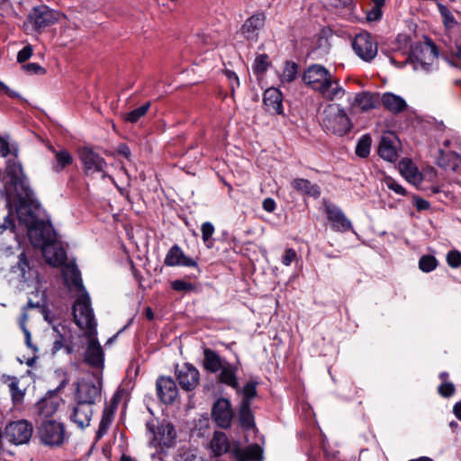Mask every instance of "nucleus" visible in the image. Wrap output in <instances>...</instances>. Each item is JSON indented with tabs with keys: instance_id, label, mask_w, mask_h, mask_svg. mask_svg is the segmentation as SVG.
Here are the masks:
<instances>
[{
	"instance_id": "f257e3e1",
	"label": "nucleus",
	"mask_w": 461,
	"mask_h": 461,
	"mask_svg": "<svg viewBox=\"0 0 461 461\" xmlns=\"http://www.w3.org/2000/svg\"><path fill=\"white\" fill-rule=\"evenodd\" d=\"M302 80L325 100H339L345 95V89L340 86L339 78L323 65H310L303 71Z\"/></svg>"
},
{
	"instance_id": "f03ea898",
	"label": "nucleus",
	"mask_w": 461,
	"mask_h": 461,
	"mask_svg": "<svg viewBox=\"0 0 461 461\" xmlns=\"http://www.w3.org/2000/svg\"><path fill=\"white\" fill-rule=\"evenodd\" d=\"M210 447L215 456L229 454L233 461H256L261 458L262 449L258 444L247 447H240L238 444H231L224 432L215 431Z\"/></svg>"
},
{
	"instance_id": "7ed1b4c3",
	"label": "nucleus",
	"mask_w": 461,
	"mask_h": 461,
	"mask_svg": "<svg viewBox=\"0 0 461 461\" xmlns=\"http://www.w3.org/2000/svg\"><path fill=\"white\" fill-rule=\"evenodd\" d=\"M5 174L7 181L5 185V192L8 198L7 206H10L12 197H16L19 201L30 199L32 191L23 172L22 166L14 159H8Z\"/></svg>"
},
{
	"instance_id": "20e7f679",
	"label": "nucleus",
	"mask_w": 461,
	"mask_h": 461,
	"mask_svg": "<svg viewBox=\"0 0 461 461\" xmlns=\"http://www.w3.org/2000/svg\"><path fill=\"white\" fill-rule=\"evenodd\" d=\"M322 127L339 137L348 133L352 128V122L346 111L337 104H327L321 115Z\"/></svg>"
},
{
	"instance_id": "39448f33",
	"label": "nucleus",
	"mask_w": 461,
	"mask_h": 461,
	"mask_svg": "<svg viewBox=\"0 0 461 461\" xmlns=\"http://www.w3.org/2000/svg\"><path fill=\"white\" fill-rule=\"evenodd\" d=\"M73 316L76 324L81 330L91 335L96 333V321L91 307V301L87 292L80 294L73 306Z\"/></svg>"
},
{
	"instance_id": "423d86ee",
	"label": "nucleus",
	"mask_w": 461,
	"mask_h": 461,
	"mask_svg": "<svg viewBox=\"0 0 461 461\" xmlns=\"http://www.w3.org/2000/svg\"><path fill=\"white\" fill-rule=\"evenodd\" d=\"M20 221L25 222L29 240L34 247L41 249L47 244L56 240L52 226L43 221H38L32 214L28 215L27 220H23L19 214Z\"/></svg>"
},
{
	"instance_id": "0eeeda50",
	"label": "nucleus",
	"mask_w": 461,
	"mask_h": 461,
	"mask_svg": "<svg viewBox=\"0 0 461 461\" xmlns=\"http://www.w3.org/2000/svg\"><path fill=\"white\" fill-rule=\"evenodd\" d=\"M38 433L41 441L50 447L61 446L67 438L64 424L50 419L41 421Z\"/></svg>"
},
{
	"instance_id": "6e6552de",
	"label": "nucleus",
	"mask_w": 461,
	"mask_h": 461,
	"mask_svg": "<svg viewBox=\"0 0 461 461\" xmlns=\"http://www.w3.org/2000/svg\"><path fill=\"white\" fill-rule=\"evenodd\" d=\"M437 46L431 41L416 44L411 50L414 69L429 71L438 58Z\"/></svg>"
},
{
	"instance_id": "1a4fd4ad",
	"label": "nucleus",
	"mask_w": 461,
	"mask_h": 461,
	"mask_svg": "<svg viewBox=\"0 0 461 461\" xmlns=\"http://www.w3.org/2000/svg\"><path fill=\"white\" fill-rule=\"evenodd\" d=\"M60 17V13L45 5L33 7L28 14V23L36 32H41L46 27L56 23Z\"/></svg>"
},
{
	"instance_id": "9d476101",
	"label": "nucleus",
	"mask_w": 461,
	"mask_h": 461,
	"mask_svg": "<svg viewBox=\"0 0 461 461\" xmlns=\"http://www.w3.org/2000/svg\"><path fill=\"white\" fill-rule=\"evenodd\" d=\"M352 48L355 53L364 61H371L377 55V42L367 32L357 34L352 41Z\"/></svg>"
},
{
	"instance_id": "9b49d317",
	"label": "nucleus",
	"mask_w": 461,
	"mask_h": 461,
	"mask_svg": "<svg viewBox=\"0 0 461 461\" xmlns=\"http://www.w3.org/2000/svg\"><path fill=\"white\" fill-rule=\"evenodd\" d=\"M32 432L33 426L26 420L12 421L5 429L6 438L15 445L28 443L32 436Z\"/></svg>"
},
{
	"instance_id": "f8f14e48",
	"label": "nucleus",
	"mask_w": 461,
	"mask_h": 461,
	"mask_svg": "<svg viewBox=\"0 0 461 461\" xmlns=\"http://www.w3.org/2000/svg\"><path fill=\"white\" fill-rule=\"evenodd\" d=\"M101 383L93 380L82 379L77 384L75 393L76 402L94 405L101 401Z\"/></svg>"
},
{
	"instance_id": "ddd939ff",
	"label": "nucleus",
	"mask_w": 461,
	"mask_h": 461,
	"mask_svg": "<svg viewBox=\"0 0 461 461\" xmlns=\"http://www.w3.org/2000/svg\"><path fill=\"white\" fill-rule=\"evenodd\" d=\"M146 428L153 435V444L155 446L170 447L176 438V430L172 424L167 422L161 423L158 427L154 420H149Z\"/></svg>"
},
{
	"instance_id": "4468645a",
	"label": "nucleus",
	"mask_w": 461,
	"mask_h": 461,
	"mask_svg": "<svg viewBox=\"0 0 461 461\" xmlns=\"http://www.w3.org/2000/svg\"><path fill=\"white\" fill-rule=\"evenodd\" d=\"M79 158L84 166L86 174L103 173V178H112L105 173L107 163L99 154L94 152L91 149L83 148L79 151Z\"/></svg>"
},
{
	"instance_id": "2eb2a0df",
	"label": "nucleus",
	"mask_w": 461,
	"mask_h": 461,
	"mask_svg": "<svg viewBox=\"0 0 461 461\" xmlns=\"http://www.w3.org/2000/svg\"><path fill=\"white\" fill-rule=\"evenodd\" d=\"M234 413L230 402L226 398L217 399L212 407V418L222 429L230 427Z\"/></svg>"
},
{
	"instance_id": "dca6fc26",
	"label": "nucleus",
	"mask_w": 461,
	"mask_h": 461,
	"mask_svg": "<svg viewBox=\"0 0 461 461\" xmlns=\"http://www.w3.org/2000/svg\"><path fill=\"white\" fill-rule=\"evenodd\" d=\"M13 272H19L21 281L29 282L38 280L39 273L36 268L35 260L29 256L26 251L19 255V260L16 266L13 267Z\"/></svg>"
},
{
	"instance_id": "f3484780",
	"label": "nucleus",
	"mask_w": 461,
	"mask_h": 461,
	"mask_svg": "<svg viewBox=\"0 0 461 461\" xmlns=\"http://www.w3.org/2000/svg\"><path fill=\"white\" fill-rule=\"evenodd\" d=\"M88 343L84 355L85 362L95 368H104V354L102 346L95 338V335L87 333Z\"/></svg>"
},
{
	"instance_id": "a211bd4d",
	"label": "nucleus",
	"mask_w": 461,
	"mask_h": 461,
	"mask_svg": "<svg viewBox=\"0 0 461 461\" xmlns=\"http://www.w3.org/2000/svg\"><path fill=\"white\" fill-rule=\"evenodd\" d=\"M176 377L183 390L192 391L199 384L200 373L193 365L185 363L176 370Z\"/></svg>"
},
{
	"instance_id": "6ab92c4d",
	"label": "nucleus",
	"mask_w": 461,
	"mask_h": 461,
	"mask_svg": "<svg viewBox=\"0 0 461 461\" xmlns=\"http://www.w3.org/2000/svg\"><path fill=\"white\" fill-rule=\"evenodd\" d=\"M325 211L327 218L331 223V228L335 231L345 232L352 229L351 221L346 217L344 212L336 205H326Z\"/></svg>"
},
{
	"instance_id": "aec40b11",
	"label": "nucleus",
	"mask_w": 461,
	"mask_h": 461,
	"mask_svg": "<svg viewBox=\"0 0 461 461\" xmlns=\"http://www.w3.org/2000/svg\"><path fill=\"white\" fill-rule=\"evenodd\" d=\"M157 394L166 404L172 403L178 394L175 381L171 377L160 376L156 383Z\"/></svg>"
},
{
	"instance_id": "412c9836",
	"label": "nucleus",
	"mask_w": 461,
	"mask_h": 461,
	"mask_svg": "<svg viewBox=\"0 0 461 461\" xmlns=\"http://www.w3.org/2000/svg\"><path fill=\"white\" fill-rule=\"evenodd\" d=\"M263 104L271 114L284 115L283 94L276 87L267 88L263 95Z\"/></svg>"
},
{
	"instance_id": "4be33fe9",
	"label": "nucleus",
	"mask_w": 461,
	"mask_h": 461,
	"mask_svg": "<svg viewBox=\"0 0 461 461\" xmlns=\"http://www.w3.org/2000/svg\"><path fill=\"white\" fill-rule=\"evenodd\" d=\"M164 264L167 267L182 266L198 267L197 261L186 257L182 249L176 244L172 246L167 251Z\"/></svg>"
},
{
	"instance_id": "5701e85b",
	"label": "nucleus",
	"mask_w": 461,
	"mask_h": 461,
	"mask_svg": "<svg viewBox=\"0 0 461 461\" xmlns=\"http://www.w3.org/2000/svg\"><path fill=\"white\" fill-rule=\"evenodd\" d=\"M41 252L46 262L53 267L62 266L67 258L65 249L56 242V240L45 245Z\"/></svg>"
},
{
	"instance_id": "b1692460",
	"label": "nucleus",
	"mask_w": 461,
	"mask_h": 461,
	"mask_svg": "<svg viewBox=\"0 0 461 461\" xmlns=\"http://www.w3.org/2000/svg\"><path fill=\"white\" fill-rule=\"evenodd\" d=\"M62 276L65 285L69 290H76L80 294L86 292L80 271L75 265H66L62 268Z\"/></svg>"
},
{
	"instance_id": "393cba45",
	"label": "nucleus",
	"mask_w": 461,
	"mask_h": 461,
	"mask_svg": "<svg viewBox=\"0 0 461 461\" xmlns=\"http://www.w3.org/2000/svg\"><path fill=\"white\" fill-rule=\"evenodd\" d=\"M266 22V14L258 12L249 17L241 26V33L247 39H255L258 32L264 27Z\"/></svg>"
},
{
	"instance_id": "a878e982",
	"label": "nucleus",
	"mask_w": 461,
	"mask_h": 461,
	"mask_svg": "<svg viewBox=\"0 0 461 461\" xmlns=\"http://www.w3.org/2000/svg\"><path fill=\"white\" fill-rule=\"evenodd\" d=\"M379 102H381L385 110L393 114H399L404 112L408 107L403 97L392 92L384 93L379 96Z\"/></svg>"
},
{
	"instance_id": "bb28decb",
	"label": "nucleus",
	"mask_w": 461,
	"mask_h": 461,
	"mask_svg": "<svg viewBox=\"0 0 461 461\" xmlns=\"http://www.w3.org/2000/svg\"><path fill=\"white\" fill-rule=\"evenodd\" d=\"M93 405L76 402L70 419L78 428L88 427L93 415Z\"/></svg>"
},
{
	"instance_id": "cd10ccee",
	"label": "nucleus",
	"mask_w": 461,
	"mask_h": 461,
	"mask_svg": "<svg viewBox=\"0 0 461 461\" xmlns=\"http://www.w3.org/2000/svg\"><path fill=\"white\" fill-rule=\"evenodd\" d=\"M394 140L395 137L393 134L383 135L378 146L379 156L389 162H394L398 158Z\"/></svg>"
},
{
	"instance_id": "c85d7f7f",
	"label": "nucleus",
	"mask_w": 461,
	"mask_h": 461,
	"mask_svg": "<svg viewBox=\"0 0 461 461\" xmlns=\"http://www.w3.org/2000/svg\"><path fill=\"white\" fill-rule=\"evenodd\" d=\"M238 366L228 361L220 369L219 381L239 392Z\"/></svg>"
},
{
	"instance_id": "c756f323",
	"label": "nucleus",
	"mask_w": 461,
	"mask_h": 461,
	"mask_svg": "<svg viewBox=\"0 0 461 461\" xmlns=\"http://www.w3.org/2000/svg\"><path fill=\"white\" fill-rule=\"evenodd\" d=\"M378 103L379 94L363 91L356 95L353 105L359 108L362 112H367L375 109Z\"/></svg>"
},
{
	"instance_id": "7c9ffc66",
	"label": "nucleus",
	"mask_w": 461,
	"mask_h": 461,
	"mask_svg": "<svg viewBox=\"0 0 461 461\" xmlns=\"http://www.w3.org/2000/svg\"><path fill=\"white\" fill-rule=\"evenodd\" d=\"M226 362L215 350L208 348L203 349V366L205 370L217 373Z\"/></svg>"
},
{
	"instance_id": "2f4dec72",
	"label": "nucleus",
	"mask_w": 461,
	"mask_h": 461,
	"mask_svg": "<svg viewBox=\"0 0 461 461\" xmlns=\"http://www.w3.org/2000/svg\"><path fill=\"white\" fill-rule=\"evenodd\" d=\"M52 151L54 153L52 169L55 172H61L67 166L71 165L73 163V157L67 149H52Z\"/></svg>"
},
{
	"instance_id": "473e14b6",
	"label": "nucleus",
	"mask_w": 461,
	"mask_h": 461,
	"mask_svg": "<svg viewBox=\"0 0 461 461\" xmlns=\"http://www.w3.org/2000/svg\"><path fill=\"white\" fill-rule=\"evenodd\" d=\"M293 187L305 194H310L318 197L321 194L320 187L317 185H312L309 180L304 178H295L292 182Z\"/></svg>"
},
{
	"instance_id": "72a5a7b5",
	"label": "nucleus",
	"mask_w": 461,
	"mask_h": 461,
	"mask_svg": "<svg viewBox=\"0 0 461 461\" xmlns=\"http://www.w3.org/2000/svg\"><path fill=\"white\" fill-rule=\"evenodd\" d=\"M5 381H9L8 387L14 404L22 403L25 395V391L19 387V379L15 376H6Z\"/></svg>"
},
{
	"instance_id": "f704fd0d",
	"label": "nucleus",
	"mask_w": 461,
	"mask_h": 461,
	"mask_svg": "<svg viewBox=\"0 0 461 461\" xmlns=\"http://www.w3.org/2000/svg\"><path fill=\"white\" fill-rule=\"evenodd\" d=\"M400 169L404 177L411 183L420 180V174L418 168L409 159H404L400 162Z\"/></svg>"
},
{
	"instance_id": "c9c22d12",
	"label": "nucleus",
	"mask_w": 461,
	"mask_h": 461,
	"mask_svg": "<svg viewBox=\"0 0 461 461\" xmlns=\"http://www.w3.org/2000/svg\"><path fill=\"white\" fill-rule=\"evenodd\" d=\"M251 405L240 404L239 409V422L243 429H249L254 427V416L250 410Z\"/></svg>"
},
{
	"instance_id": "e433bc0d",
	"label": "nucleus",
	"mask_w": 461,
	"mask_h": 461,
	"mask_svg": "<svg viewBox=\"0 0 461 461\" xmlns=\"http://www.w3.org/2000/svg\"><path fill=\"white\" fill-rule=\"evenodd\" d=\"M258 383L256 381H249L241 389L239 388V392L242 395L240 404L251 405V401L257 397V386Z\"/></svg>"
},
{
	"instance_id": "4c0bfd02",
	"label": "nucleus",
	"mask_w": 461,
	"mask_h": 461,
	"mask_svg": "<svg viewBox=\"0 0 461 461\" xmlns=\"http://www.w3.org/2000/svg\"><path fill=\"white\" fill-rule=\"evenodd\" d=\"M298 75V65L294 61H286L283 73L280 76V81L284 85L285 83H291L297 78Z\"/></svg>"
},
{
	"instance_id": "58836bf2",
	"label": "nucleus",
	"mask_w": 461,
	"mask_h": 461,
	"mask_svg": "<svg viewBox=\"0 0 461 461\" xmlns=\"http://www.w3.org/2000/svg\"><path fill=\"white\" fill-rule=\"evenodd\" d=\"M372 139L368 134L361 136L356 146V154L363 158L368 157L371 149Z\"/></svg>"
},
{
	"instance_id": "ea45409f",
	"label": "nucleus",
	"mask_w": 461,
	"mask_h": 461,
	"mask_svg": "<svg viewBox=\"0 0 461 461\" xmlns=\"http://www.w3.org/2000/svg\"><path fill=\"white\" fill-rule=\"evenodd\" d=\"M150 107V103L147 102L143 105L127 113L124 114L123 119L131 123L137 122L141 117H143Z\"/></svg>"
},
{
	"instance_id": "a19ab883",
	"label": "nucleus",
	"mask_w": 461,
	"mask_h": 461,
	"mask_svg": "<svg viewBox=\"0 0 461 461\" xmlns=\"http://www.w3.org/2000/svg\"><path fill=\"white\" fill-rule=\"evenodd\" d=\"M214 230V226L210 221H205L201 226L202 239L208 249H212L213 247L212 235Z\"/></svg>"
},
{
	"instance_id": "79ce46f5",
	"label": "nucleus",
	"mask_w": 461,
	"mask_h": 461,
	"mask_svg": "<svg viewBox=\"0 0 461 461\" xmlns=\"http://www.w3.org/2000/svg\"><path fill=\"white\" fill-rule=\"evenodd\" d=\"M438 260L434 256L424 255L419 260V267L424 273H429L436 269Z\"/></svg>"
},
{
	"instance_id": "37998d69",
	"label": "nucleus",
	"mask_w": 461,
	"mask_h": 461,
	"mask_svg": "<svg viewBox=\"0 0 461 461\" xmlns=\"http://www.w3.org/2000/svg\"><path fill=\"white\" fill-rule=\"evenodd\" d=\"M268 57L266 54H261L256 57L252 66V69L256 74H263L268 67Z\"/></svg>"
},
{
	"instance_id": "c03bdc74",
	"label": "nucleus",
	"mask_w": 461,
	"mask_h": 461,
	"mask_svg": "<svg viewBox=\"0 0 461 461\" xmlns=\"http://www.w3.org/2000/svg\"><path fill=\"white\" fill-rule=\"evenodd\" d=\"M437 5L438 8V12L443 18L444 24L446 26L450 27L456 23V21L454 15L452 14L450 10L446 5H444L443 4H441L439 2L437 4Z\"/></svg>"
},
{
	"instance_id": "a18cd8bd",
	"label": "nucleus",
	"mask_w": 461,
	"mask_h": 461,
	"mask_svg": "<svg viewBox=\"0 0 461 461\" xmlns=\"http://www.w3.org/2000/svg\"><path fill=\"white\" fill-rule=\"evenodd\" d=\"M57 408L58 403L54 402L53 401H43L40 403L39 406L40 414L45 418H48L57 411Z\"/></svg>"
},
{
	"instance_id": "49530a36",
	"label": "nucleus",
	"mask_w": 461,
	"mask_h": 461,
	"mask_svg": "<svg viewBox=\"0 0 461 461\" xmlns=\"http://www.w3.org/2000/svg\"><path fill=\"white\" fill-rule=\"evenodd\" d=\"M171 287L176 292L185 293L192 292L195 289V286L192 283L181 279H176L171 282Z\"/></svg>"
},
{
	"instance_id": "de8ad7c7",
	"label": "nucleus",
	"mask_w": 461,
	"mask_h": 461,
	"mask_svg": "<svg viewBox=\"0 0 461 461\" xmlns=\"http://www.w3.org/2000/svg\"><path fill=\"white\" fill-rule=\"evenodd\" d=\"M113 421V413L106 409L104 411L102 419L99 424V429L97 431L98 437H101L108 429Z\"/></svg>"
},
{
	"instance_id": "09e8293b",
	"label": "nucleus",
	"mask_w": 461,
	"mask_h": 461,
	"mask_svg": "<svg viewBox=\"0 0 461 461\" xmlns=\"http://www.w3.org/2000/svg\"><path fill=\"white\" fill-rule=\"evenodd\" d=\"M447 263L452 268H458L461 267V252L454 249L447 254Z\"/></svg>"
},
{
	"instance_id": "8fccbe9b",
	"label": "nucleus",
	"mask_w": 461,
	"mask_h": 461,
	"mask_svg": "<svg viewBox=\"0 0 461 461\" xmlns=\"http://www.w3.org/2000/svg\"><path fill=\"white\" fill-rule=\"evenodd\" d=\"M383 7L381 5H375L366 11V20L368 22H377L380 21L383 16Z\"/></svg>"
},
{
	"instance_id": "3c124183",
	"label": "nucleus",
	"mask_w": 461,
	"mask_h": 461,
	"mask_svg": "<svg viewBox=\"0 0 461 461\" xmlns=\"http://www.w3.org/2000/svg\"><path fill=\"white\" fill-rule=\"evenodd\" d=\"M384 182H385L386 186L390 190H393L394 193L401 194V195L406 194L405 189L399 183H397L393 178L386 177Z\"/></svg>"
},
{
	"instance_id": "603ef678",
	"label": "nucleus",
	"mask_w": 461,
	"mask_h": 461,
	"mask_svg": "<svg viewBox=\"0 0 461 461\" xmlns=\"http://www.w3.org/2000/svg\"><path fill=\"white\" fill-rule=\"evenodd\" d=\"M438 392L443 397H450L455 393V385L450 382H444L438 386Z\"/></svg>"
},
{
	"instance_id": "864d4df0",
	"label": "nucleus",
	"mask_w": 461,
	"mask_h": 461,
	"mask_svg": "<svg viewBox=\"0 0 461 461\" xmlns=\"http://www.w3.org/2000/svg\"><path fill=\"white\" fill-rule=\"evenodd\" d=\"M176 461H203L202 457L198 456L191 450L184 451L176 456Z\"/></svg>"
},
{
	"instance_id": "5fc2aeb1",
	"label": "nucleus",
	"mask_w": 461,
	"mask_h": 461,
	"mask_svg": "<svg viewBox=\"0 0 461 461\" xmlns=\"http://www.w3.org/2000/svg\"><path fill=\"white\" fill-rule=\"evenodd\" d=\"M297 258L296 251L294 249H287L285 251V255L282 258V264L288 267Z\"/></svg>"
},
{
	"instance_id": "6e6d98bb",
	"label": "nucleus",
	"mask_w": 461,
	"mask_h": 461,
	"mask_svg": "<svg viewBox=\"0 0 461 461\" xmlns=\"http://www.w3.org/2000/svg\"><path fill=\"white\" fill-rule=\"evenodd\" d=\"M32 55V49L30 45L23 47L17 54V61L19 63L25 62Z\"/></svg>"
},
{
	"instance_id": "4d7b16f0",
	"label": "nucleus",
	"mask_w": 461,
	"mask_h": 461,
	"mask_svg": "<svg viewBox=\"0 0 461 461\" xmlns=\"http://www.w3.org/2000/svg\"><path fill=\"white\" fill-rule=\"evenodd\" d=\"M23 68L30 74H42L45 72V69L37 63L25 64Z\"/></svg>"
},
{
	"instance_id": "13d9d810",
	"label": "nucleus",
	"mask_w": 461,
	"mask_h": 461,
	"mask_svg": "<svg viewBox=\"0 0 461 461\" xmlns=\"http://www.w3.org/2000/svg\"><path fill=\"white\" fill-rule=\"evenodd\" d=\"M64 337L60 333H58L51 348V354L55 355L64 348Z\"/></svg>"
},
{
	"instance_id": "bf43d9fd",
	"label": "nucleus",
	"mask_w": 461,
	"mask_h": 461,
	"mask_svg": "<svg viewBox=\"0 0 461 461\" xmlns=\"http://www.w3.org/2000/svg\"><path fill=\"white\" fill-rule=\"evenodd\" d=\"M10 217H11V211L9 210L8 213L4 217V222L2 223L0 221V232H2L5 230H7V229L13 230L14 228V223Z\"/></svg>"
},
{
	"instance_id": "052dcab7",
	"label": "nucleus",
	"mask_w": 461,
	"mask_h": 461,
	"mask_svg": "<svg viewBox=\"0 0 461 461\" xmlns=\"http://www.w3.org/2000/svg\"><path fill=\"white\" fill-rule=\"evenodd\" d=\"M225 76L230 80V88H231V91L233 92L235 86H240L239 77L236 75V73L231 71V70H226L225 71Z\"/></svg>"
},
{
	"instance_id": "680f3d73",
	"label": "nucleus",
	"mask_w": 461,
	"mask_h": 461,
	"mask_svg": "<svg viewBox=\"0 0 461 461\" xmlns=\"http://www.w3.org/2000/svg\"><path fill=\"white\" fill-rule=\"evenodd\" d=\"M330 4L335 8H343L350 6L353 4V0H330Z\"/></svg>"
},
{
	"instance_id": "e2e57ef3",
	"label": "nucleus",
	"mask_w": 461,
	"mask_h": 461,
	"mask_svg": "<svg viewBox=\"0 0 461 461\" xmlns=\"http://www.w3.org/2000/svg\"><path fill=\"white\" fill-rule=\"evenodd\" d=\"M263 209L268 212H272L276 209V202L272 198H266L262 203Z\"/></svg>"
},
{
	"instance_id": "0e129e2a",
	"label": "nucleus",
	"mask_w": 461,
	"mask_h": 461,
	"mask_svg": "<svg viewBox=\"0 0 461 461\" xmlns=\"http://www.w3.org/2000/svg\"><path fill=\"white\" fill-rule=\"evenodd\" d=\"M0 91L6 94L8 96L13 98L20 97L19 94L12 89H10L4 82L0 81Z\"/></svg>"
},
{
	"instance_id": "69168bd1",
	"label": "nucleus",
	"mask_w": 461,
	"mask_h": 461,
	"mask_svg": "<svg viewBox=\"0 0 461 461\" xmlns=\"http://www.w3.org/2000/svg\"><path fill=\"white\" fill-rule=\"evenodd\" d=\"M10 153V148L8 142H6L1 136H0V154L3 157H6Z\"/></svg>"
},
{
	"instance_id": "338daca9",
	"label": "nucleus",
	"mask_w": 461,
	"mask_h": 461,
	"mask_svg": "<svg viewBox=\"0 0 461 461\" xmlns=\"http://www.w3.org/2000/svg\"><path fill=\"white\" fill-rule=\"evenodd\" d=\"M28 318H29L28 312L25 310L22 309V314H21V317L19 319V326H20L22 330H28L27 326H26V322L28 321Z\"/></svg>"
},
{
	"instance_id": "774afa93",
	"label": "nucleus",
	"mask_w": 461,
	"mask_h": 461,
	"mask_svg": "<svg viewBox=\"0 0 461 461\" xmlns=\"http://www.w3.org/2000/svg\"><path fill=\"white\" fill-rule=\"evenodd\" d=\"M416 207L418 210H427L429 208V203L424 199L419 198L416 200Z\"/></svg>"
}]
</instances>
